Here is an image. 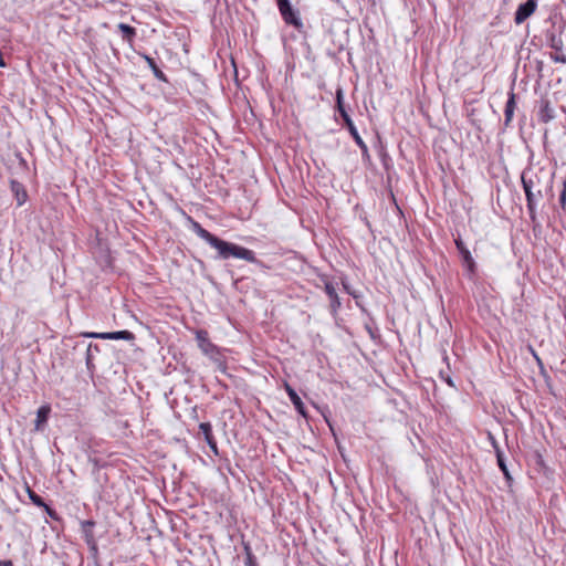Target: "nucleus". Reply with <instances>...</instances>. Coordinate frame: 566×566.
<instances>
[{
	"label": "nucleus",
	"mask_w": 566,
	"mask_h": 566,
	"mask_svg": "<svg viewBox=\"0 0 566 566\" xmlns=\"http://www.w3.org/2000/svg\"><path fill=\"white\" fill-rule=\"evenodd\" d=\"M532 354H533L534 358L536 359V361L538 363V365H539L541 367H543V364H542L541 358L537 356V354H536L533 349H532Z\"/></svg>",
	"instance_id": "nucleus-26"
},
{
	"label": "nucleus",
	"mask_w": 566,
	"mask_h": 566,
	"mask_svg": "<svg viewBox=\"0 0 566 566\" xmlns=\"http://www.w3.org/2000/svg\"><path fill=\"white\" fill-rule=\"evenodd\" d=\"M384 166L386 169L388 168L386 159H384Z\"/></svg>",
	"instance_id": "nucleus-33"
},
{
	"label": "nucleus",
	"mask_w": 566,
	"mask_h": 566,
	"mask_svg": "<svg viewBox=\"0 0 566 566\" xmlns=\"http://www.w3.org/2000/svg\"><path fill=\"white\" fill-rule=\"evenodd\" d=\"M86 536H87V543L93 542V536H92V535H88V534H87Z\"/></svg>",
	"instance_id": "nucleus-31"
},
{
	"label": "nucleus",
	"mask_w": 566,
	"mask_h": 566,
	"mask_svg": "<svg viewBox=\"0 0 566 566\" xmlns=\"http://www.w3.org/2000/svg\"><path fill=\"white\" fill-rule=\"evenodd\" d=\"M86 337L92 338H101V339H124V340H133L135 338L134 334L129 331H118V332H108V333H86Z\"/></svg>",
	"instance_id": "nucleus-6"
},
{
	"label": "nucleus",
	"mask_w": 566,
	"mask_h": 566,
	"mask_svg": "<svg viewBox=\"0 0 566 566\" xmlns=\"http://www.w3.org/2000/svg\"><path fill=\"white\" fill-rule=\"evenodd\" d=\"M199 430L203 434L205 440L207 442L214 440L213 434H212V428H211V424L209 422H201L199 424Z\"/></svg>",
	"instance_id": "nucleus-19"
},
{
	"label": "nucleus",
	"mask_w": 566,
	"mask_h": 566,
	"mask_svg": "<svg viewBox=\"0 0 566 566\" xmlns=\"http://www.w3.org/2000/svg\"><path fill=\"white\" fill-rule=\"evenodd\" d=\"M537 0H527L526 2L518 6L514 21L516 24L523 23L527 18H530L536 10Z\"/></svg>",
	"instance_id": "nucleus-4"
},
{
	"label": "nucleus",
	"mask_w": 566,
	"mask_h": 566,
	"mask_svg": "<svg viewBox=\"0 0 566 566\" xmlns=\"http://www.w3.org/2000/svg\"><path fill=\"white\" fill-rule=\"evenodd\" d=\"M195 231L197 233V235L199 238H201L202 240H205L209 245H211L212 248L214 247V244L217 243L218 241V237H216L214 234L210 233L208 230L203 229L199 223H195Z\"/></svg>",
	"instance_id": "nucleus-13"
},
{
	"label": "nucleus",
	"mask_w": 566,
	"mask_h": 566,
	"mask_svg": "<svg viewBox=\"0 0 566 566\" xmlns=\"http://www.w3.org/2000/svg\"><path fill=\"white\" fill-rule=\"evenodd\" d=\"M336 109L339 113L340 117L343 118L344 123L352 120L344 104V92L342 87H338L336 90Z\"/></svg>",
	"instance_id": "nucleus-8"
},
{
	"label": "nucleus",
	"mask_w": 566,
	"mask_h": 566,
	"mask_svg": "<svg viewBox=\"0 0 566 566\" xmlns=\"http://www.w3.org/2000/svg\"><path fill=\"white\" fill-rule=\"evenodd\" d=\"M552 59H553L555 62L566 63V56H565L564 54H555V55H552Z\"/></svg>",
	"instance_id": "nucleus-23"
},
{
	"label": "nucleus",
	"mask_w": 566,
	"mask_h": 566,
	"mask_svg": "<svg viewBox=\"0 0 566 566\" xmlns=\"http://www.w3.org/2000/svg\"><path fill=\"white\" fill-rule=\"evenodd\" d=\"M50 410L51 409L49 406H42L38 409L35 419V430H42L43 426L48 421Z\"/></svg>",
	"instance_id": "nucleus-15"
},
{
	"label": "nucleus",
	"mask_w": 566,
	"mask_h": 566,
	"mask_svg": "<svg viewBox=\"0 0 566 566\" xmlns=\"http://www.w3.org/2000/svg\"><path fill=\"white\" fill-rule=\"evenodd\" d=\"M11 191L13 192V195L17 199L18 206H22L27 201L28 195H27L24 186L21 182L17 181V180H12L11 181Z\"/></svg>",
	"instance_id": "nucleus-11"
},
{
	"label": "nucleus",
	"mask_w": 566,
	"mask_h": 566,
	"mask_svg": "<svg viewBox=\"0 0 566 566\" xmlns=\"http://www.w3.org/2000/svg\"><path fill=\"white\" fill-rule=\"evenodd\" d=\"M285 389H286V392L291 399V401L293 402L295 409L303 416V417H306V410H305V406L302 401V399L300 398V396L296 394V391L290 386V385H285Z\"/></svg>",
	"instance_id": "nucleus-10"
},
{
	"label": "nucleus",
	"mask_w": 566,
	"mask_h": 566,
	"mask_svg": "<svg viewBox=\"0 0 566 566\" xmlns=\"http://www.w3.org/2000/svg\"><path fill=\"white\" fill-rule=\"evenodd\" d=\"M145 60L149 67L151 69L154 76L159 81L167 82L165 73L158 67L155 60L148 55H145Z\"/></svg>",
	"instance_id": "nucleus-16"
},
{
	"label": "nucleus",
	"mask_w": 566,
	"mask_h": 566,
	"mask_svg": "<svg viewBox=\"0 0 566 566\" xmlns=\"http://www.w3.org/2000/svg\"><path fill=\"white\" fill-rule=\"evenodd\" d=\"M92 548H93L94 551H96V545H95V543H94V542H93V546H92Z\"/></svg>",
	"instance_id": "nucleus-34"
},
{
	"label": "nucleus",
	"mask_w": 566,
	"mask_h": 566,
	"mask_svg": "<svg viewBox=\"0 0 566 566\" xmlns=\"http://www.w3.org/2000/svg\"><path fill=\"white\" fill-rule=\"evenodd\" d=\"M94 526V522L92 521H85L83 522V527L86 530L87 527H93Z\"/></svg>",
	"instance_id": "nucleus-25"
},
{
	"label": "nucleus",
	"mask_w": 566,
	"mask_h": 566,
	"mask_svg": "<svg viewBox=\"0 0 566 566\" xmlns=\"http://www.w3.org/2000/svg\"><path fill=\"white\" fill-rule=\"evenodd\" d=\"M490 439L492 441V446L495 448L497 464H499L500 469L502 470V472H503L504 476L506 478V480H511L512 478L510 475V472L507 470L506 463L504 461L503 452L500 450L495 439L492 436H490Z\"/></svg>",
	"instance_id": "nucleus-12"
},
{
	"label": "nucleus",
	"mask_w": 566,
	"mask_h": 566,
	"mask_svg": "<svg viewBox=\"0 0 566 566\" xmlns=\"http://www.w3.org/2000/svg\"><path fill=\"white\" fill-rule=\"evenodd\" d=\"M0 566H13L11 560H0Z\"/></svg>",
	"instance_id": "nucleus-27"
},
{
	"label": "nucleus",
	"mask_w": 566,
	"mask_h": 566,
	"mask_svg": "<svg viewBox=\"0 0 566 566\" xmlns=\"http://www.w3.org/2000/svg\"><path fill=\"white\" fill-rule=\"evenodd\" d=\"M325 292L331 301V311L333 314H336L337 310L340 307V300L336 293L334 285L331 282L325 283Z\"/></svg>",
	"instance_id": "nucleus-9"
},
{
	"label": "nucleus",
	"mask_w": 566,
	"mask_h": 566,
	"mask_svg": "<svg viewBox=\"0 0 566 566\" xmlns=\"http://www.w3.org/2000/svg\"><path fill=\"white\" fill-rule=\"evenodd\" d=\"M213 249L218 251V258L227 260L229 258L241 259L250 263H256L258 259L255 253L244 247L218 239Z\"/></svg>",
	"instance_id": "nucleus-2"
},
{
	"label": "nucleus",
	"mask_w": 566,
	"mask_h": 566,
	"mask_svg": "<svg viewBox=\"0 0 566 566\" xmlns=\"http://www.w3.org/2000/svg\"><path fill=\"white\" fill-rule=\"evenodd\" d=\"M118 30L122 32V36H123V40L127 41V42H132L133 39L135 38L136 35V30L135 28L126 24V23H119L117 25Z\"/></svg>",
	"instance_id": "nucleus-17"
},
{
	"label": "nucleus",
	"mask_w": 566,
	"mask_h": 566,
	"mask_svg": "<svg viewBox=\"0 0 566 566\" xmlns=\"http://www.w3.org/2000/svg\"><path fill=\"white\" fill-rule=\"evenodd\" d=\"M455 245L462 258L463 265L465 266L470 274H473L475 271V262L473 260V256L471 255V252L468 250V248L460 238L455 239Z\"/></svg>",
	"instance_id": "nucleus-5"
},
{
	"label": "nucleus",
	"mask_w": 566,
	"mask_h": 566,
	"mask_svg": "<svg viewBox=\"0 0 566 566\" xmlns=\"http://www.w3.org/2000/svg\"><path fill=\"white\" fill-rule=\"evenodd\" d=\"M521 179L530 217L532 220H535L538 201L544 197H547L549 200L554 198L553 177H548L545 180L542 174L524 171Z\"/></svg>",
	"instance_id": "nucleus-1"
},
{
	"label": "nucleus",
	"mask_w": 566,
	"mask_h": 566,
	"mask_svg": "<svg viewBox=\"0 0 566 566\" xmlns=\"http://www.w3.org/2000/svg\"><path fill=\"white\" fill-rule=\"evenodd\" d=\"M4 65H6L4 60H3L2 55L0 54V66L2 67Z\"/></svg>",
	"instance_id": "nucleus-30"
},
{
	"label": "nucleus",
	"mask_w": 566,
	"mask_h": 566,
	"mask_svg": "<svg viewBox=\"0 0 566 566\" xmlns=\"http://www.w3.org/2000/svg\"><path fill=\"white\" fill-rule=\"evenodd\" d=\"M345 126L347 127L349 134L352 135V137L354 138V140L356 142V144L359 146V148L366 153L367 151V146L366 144L364 143V140L361 139L360 135L358 134V130L354 124L353 120H349L347 123H345Z\"/></svg>",
	"instance_id": "nucleus-14"
},
{
	"label": "nucleus",
	"mask_w": 566,
	"mask_h": 566,
	"mask_svg": "<svg viewBox=\"0 0 566 566\" xmlns=\"http://www.w3.org/2000/svg\"><path fill=\"white\" fill-rule=\"evenodd\" d=\"M248 560H249V565H250V566H253V565H252V555H251V553H250V552H248Z\"/></svg>",
	"instance_id": "nucleus-29"
},
{
	"label": "nucleus",
	"mask_w": 566,
	"mask_h": 566,
	"mask_svg": "<svg viewBox=\"0 0 566 566\" xmlns=\"http://www.w3.org/2000/svg\"><path fill=\"white\" fill-rule=\"evenodd\" d=\"M207 443H208V446L210 447V449H211L216 454H218V448H217V442H216V440H213V441H209V442H207Z\"/></svg>",
	"instance_id": "nucleus-24"
},
{
	"label": "nucleus",
	"mask_w": 566,
	"mask_h": 566,
	"mask_svg": "<svg viewBox=\"0 0 566 566\" xmlns=\"http://www.w3.org/2000/svg\"><path fill=\"white\" fill-rule=\"evenodd\" d=\"M391 200H392V201H395V199H394V196H392V195H391ZM394 203H396V202H394ZM395 206H396V209L400 212L399 206H397V205H395Z\"/></svg>",
	"instance_id": "nucleus-32"
},
{
	"label": "nucleus",
	"mask_w": 566,
	"mask_h": 566,
	"mask_svg": "<svg viewBox=\"0 0 566 566\" xmlns=\"http://www.w3.org/2000/svg\"><path fill=\"white\" fill-rule=\"evenodd\" d=\"M27 493L34 505L39 507L45 506L43 499L40 495H38L29 485H27Z\"/></svg>",
	"instance_id": "nucleus-20"
},
{
	"label": "nucleus",
	"mask_w": 566,
	"mask_h": 566,
	"mask_svg": "<svg viewBox=\"0 0 566 566\" xmlns=\"http://www.w3.org/2000/svg\"><path fill=\"white\" fill-rule=\"evenodd\" d=\"M279 11L285 21V23L291 24L295 28L302 27V21L298 15V12L293 9L290 0H276Z\"/></svg>",
	"instance_id": "nucleus-3"
},
{
	"label": "nucleus",
	"mask_w": 566,
	"mask_h": 566,
	"mask_svg": "<svg viewBox=\"0 0 566 566\" xmlns=\"http://www.w3.org/2000/svg\"><path fill=\"white\" fill-rule=\"evenodd\" d=\"M42 507L45 510V512L48 513V515H49L51 518L57 520V514H56V512H55L53 509H51V507H50L49 505H46V504H45V506H42Z\"/></svg>",
	"instance_id": "nucleus-22"
},
{
	"label": "nucleus",
	"mask_w": 566,
	"mask_h": 566,
	"mask_svg": "<svg viewBox=\"0 0 566 566\" xmlns=\"http://www.w3.org/2000/svg\"><path fill=\"white\" fill-rule=\"evenodd\" d=\"M344 287H345V290H346L349 294H352V295L354 296V298H357V297H358L354 292L349 291V289H348V286H347L346 284H344Z\"/></svg>",
	"instance_id": "nucleus-28"
},
{
	"label": "nucleus",
	"mask_w": 566,
	"mask_h": 566,
	"mask_svg": "<svg viewBox=\"0 0 566 566\" xmlns=\"http://www.w3.org/2000/svg\"><path fill=\"white\" fill-rule=\"evenodd\" d=\"M196 339L198 342L199 348L206 355H212L216 353L217 347L210 342L209 334L207 331L199 329L196 333Z\"/></svg>",
	"instance_id": "nucleus-7"
},
{
	"label": "nucleus",
	"mask_w": 566,
	"mask_h": 566,
	"mask_svg": "<svg viewBox=\"0 0 566 566\" xmlns=\"http://www.w3.org/2000/svg\"><path fill=\"white\" fill-rule=\"evenodd\" d=\"M514 109H515V95H514V93H511L509 96V99L506 102L505 111H504L506 124H509L512 120Z\"/></svg>",
	"instance_id": "nucleus-18"
},
{
	"label": "nucleus",
	"mask_w": 566,
	"mask_h": 566,
	"mask_svg": "<svg viewBox=\"0 0 566 566\" xmlns=\"http://www.w3.org/2000/svg\"><path fill=\"white\" fill-rule=\"evenodd\" d=\"M551 46L556 51H562L563 42L560 39L552 38Z\"/></svg>",
	"instance_id": "nucleus-21"
}]
</instances>
